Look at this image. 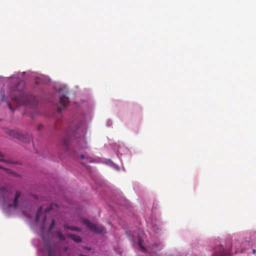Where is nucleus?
<instances>
[{
	"label": "nucleus",
	"instance_id": "obj_1",
	"mask_svg": "<svg viewBox=\"0 0 256 256\" xmlns=\"http://www.w3.org/2000/svg\"><path fill=\"white\" fill-rule=\"evenodd\" d=\"M0 192L3 196V200L6 204L9 207L13 206L14 208H16L18 207V199L21 195V192H20L17 191L16 192L14 198L12 203L10 202L9 199L10 192L8 190L4 187H1L0 188Z\"/></svg>",
	"mask_w": 256,
	"mask_h": 256
},
{
	"label": "nucleus",
	"instance_id": "obj_2",
	"mask_svg": "<svg viewBox=\"0 0 256 256\" xmlns=\"http://www.w3.org/2000/svg\"><path fill=\"white\" fill-rule=\"evenodd\" d=\"M84 224L92 231L98 234L106 233L105 228L100 225H96L88 220H84L83 221Z\"/></svg>",
	"mask_w": 256,
	"mask_h": 256
},
{
	"label": "nucleus",
	"instance_id": "obj_3",
	"mask_svg": "<svg viewBox=\"0 0 256 256\" xmlns=\"http://www.w3.org/2000/svg\"><path fill=\"white\" fill-rule=\"evenodd\" d=\"M12 99L16 100V102L20 104L24 105L30 104L34 99V98L32 96L22 94L20 98L12 96Z\"/></svg>",
	"mask_w": 256,
	"mask_h": 256
},
{
	"label": "nucleus",
	"instance_id": "obj_4",
	"mask_svg": "<svg viewBox=\"0 0 256 256\" xmlns=\"http://www.w3.org/2000/svg\"><path fill=\"white\" fill-rule=\"evenodd\" d=\"M6 132L10 136L16 138L24 142H28L30 140V138L29 136L24 135L14 130H8Z\"/></svg>",
	"mask_w": 256,
	"mask_h": 256
},
{
	"label": "nucleus",
	"instance_id": "obj_5",
	"mask_svg": "<svg viewBox=\"0 0 256 256\" xmlns=\"http://www.w3.org/2000/svg\"><path fill=\"white\" fill-rule=\"evenodd\" d=\"M69 102L68 97L65 95H62L60 98V106L58 107V112H60L64 108H65Z\"/></svg>",
	"mask_w": 256,
	"mask_h": 256
},
{
	"label": "nucleus",
	"instance_id": "obj_6",
	"mask_svg": "<svg viewBox=\"0 0 256 256\" xmlns=\"http://www.w3.org/2000/svg\"><path fill=\"white\" fill-rule=\"evenodd\" d=\"M222 250L218 254L219 256H228L230 254V249L222 248Z\"/></svg>",
	"mask_w": 256,
	"mask_h": 256
},
{
	"label": "nucleus",
	"instance_id": "obj_7",
	"mask_svg": "<svg viewBox=\"0 0 256 256\" xmlns=\"http://www.w3.org/2000/svg\"><path fill=\"white\" fill-rule=\"evenodd\" d=\"M68 236L70 238L74 241L76 242H82L81 238L78 236L74 234H69L68 235Z\"/></svg>",
	"mask_w": 256,
	"mask_h": 256
},
{
	"label": "nucleus",
	"instance_id": "obj_8",
	"mask_svg": "<svg viewBox=\"0 0 256 256\" xmlns=\"http://www.w3.org/2000/svg\"><path fill=\"white\" fill-rule=\"evenodd\" d=\"M64 228H65V229H68V230H70L72 231H76V232H80V229L79 228H78V227H76V226H68L67 224H64L63 226Z\"/></svg>",
	"mask_w": 256,
	"mask_h": 256
},
{
	"label": "nucleus",
	"instance_id": "obj_9",
	"mask_svg": "<svg viewBox=\"0 0 256 256\" xmlns=\"http://www.w3.org/2000/svg\"><path fill=\"white\" fill-rule=\"evenodd\" d=\"M42 207H40L37 211L36 215V222H38L40 220V216L42 214Z\"/></svg>",
	"mask_w": 256,
	"mask_h": 256
},
{
	"label": "nucleus",
	"instance_id": "obj_10",
	"mask_svg": "<svg viewBox=\"0 0 256 256\" xmlns=\"http://www.w3.org/2000/svg\"><path fill=\"white\" fill-rule=\"evenodd\" d=\"M57 205L55 204H51L49 208L45 209V213L48 212L50 210H51L52 209H54V207L57 208Z\"/></svg>",
	"mask_w": 256,
	"mask_h": 256
},
{
	"label": "nucleus",
	"instance_id": "obj_11",
	"mask_svg": "<svg viewBox=\"0 0 256 256\" xmlns=\"http://www.w3.org/2000/svg\"><path fill=\"white\" fill-rule=\"evenodd\" d=\"M80 157L82 159H86L87 162H92V158L88 156H86L84 154H82L80 155Z\"/></svg>",
	"mask_w": 256,
	"mask_h": 256
},
{
	"label": "nucleus",
	"instance_id": "obj_12",
	"mask_svg": "<svg viewBox=\"0 0 256 256\" xmlns=\"http://www.w3.org/2000/svg\"><path fill=\"white\" fill-rule=\"evenodd\" d=\"M56 236L58 237V238L60 240H65L64 236L60 232H56Z\"/></svg>",
	"mask_w": 256,
	"mask_h": 256
},
{
	"label": "nucleus",
	"instance_id": "obj_13",
	"mask_svg": "<svg viewBox=\"0 0 256 256\" xmlns=\"http://www.w3.org/2000/svg\"><path fill=\"white\" fill-rule=\"evenodd\" d=\"M69 140L67 138H65L62 142V144L66 148H67V146L68 144Z\"/></svg>",
	"mask_w": 256,
	"mask_h": 256
},
{
	"label": "nucleus",
	"instance_id": "obj_14",
	"mask_svg": "<svg viewBox=\"0 0 256 256\" xmlns=\"http://www.w3.org/2000/svg\"><path fill=\"white\" fill-rule=\"evenodd\" d=\"M54 224H55L54 220H52V221L51 224H50V230H52L53 228Z\"/></svg>",
	"mask_w": 256,
	"mask_h": 256
},
{
	"label": "nucleus",
	"instance_id": "obj_15",
	"mask_svg": "<svg viewBox=\"0 0 256 256\" xmlns=\"http://www.w3.org/2000/svg\"><path fill=\"white\" fill-rule=\"evenodd\" d=\"M48 256H54V252L52 250H50L48 252Z\"/></svg>",
	"mask_w": 256,
	"mask_h": 256
},
{
	"label": "nucleus",
	"instance_id": "obj_16",
	"mask_svg": "<svg viewBox=\"0 0 256 256\" xmlns=\"http://www.w3.org/2000/svg\"><path fill=\"white\" fill-rule=\"evenodd\" d=\"M138 244H139V246H140V248H142V250H146L145 248L142 245L140 241H139Z\"/></svg>",
	"mask_w": 256,
	"mask_h": 256
},
{
	"label": "nucleus",
	"instance_id": "obj_17",
	"mask_svg": "<svg viewBox=\"0 0 256 256\" xmlns=\"http://www.w3.org/2000/svg\"><path fill=\"white\" fill-rule=\"evenodd\" d=\"M8 107H9V108H10V110H13V109H12V106H10V103H8Z\"/></svg>",
	"mask_w": 256,
	"mask_h": 256
},
{
	"label": "nucleus",
	"instance_id": "obj_18",
	"mask_svg": "<svg viewBox=\"0 0 256 256\" xmlns=\"http://www.w3.org/2000/svg\"><path fill=\"white\" fill-rule=\"evenodd\" d=\"M4 154H2L0 152V158H4Z\"/></svg>",
	"mask_w": 256,
	"mask_h": 256
},
{
	"label": "nucleus",
	"instance_id": "obj_19",
	"mask_svg": "<svg viewBox=\"0 0 256 256\" xmlns=\"http://www.w3.org/2000/svg\"><path fill=\"white\" fill-rule=\"evenodd\" d=\"M256 250L254 249L252 250V254H256Z\"/></svg>",
	"mask_w": 256,
	"mask_h": 256
},
{
	"label": "nucleus",
	"instance_id": "obj_20",
	"mask_svg": "<svg viewBox=\"0 0 256 256\" xmlns=\"http://www.w3.org/2000/svg\"><path fill=\"white\" fill-rule=\"evenodd\" d=\"M82 141L83 142L86 143V140H84V138H82Z\"/></svg>",
	"mask_w": 256,
	"mask_h": 256
},
{
	"label": "nucleus",
	"instance_id": "obj_21",
	"mask_svg": "<svg viewBox=\"0 0 256 256\" xmlns=\"http://www.w3.org/2000/svg\"><path fill=\"white\" fill-rule=\"evenodd\" d=\"M46 220V216H45V217L44 218V220H43V222H44V223H45Z\"/></svg>",
	"mask_w": 256,
	"mask_h": 256
},
{
	"label": "nucleus",
	"instance_id": "obj_22",
	"mask_svg": "<svg viewBox=\"0 0 256 256\" xmlns=\"http://www.w3.org/2000/svg\"><path fill=\"white\" fill-rule=\"evenodd\" d=\"M87 147L86 146H82V148H86Z\"/></svg>",
	"mask_w": 256,
	"mask_h": 256
},
{
	"label": "nucleus",
	"instance_id": "obj_23",
	"mask_svg": "<svg viewBox=\"0 0 256 256\" xmlns=\"http://www.w3.org/2000/svg\"><path fill=\"white\" fill-rule=\"evenodd\" d=\"M78 156L76 155V156H74V158H75V159H77V158H78Z\"/></svg>",
	"mask_w": 256,
	"mask_h": 256
},
{
	"label": "nucleus",
	"instance_id": "obj_24",
	"mask_svg": "<svg viewBox=\"0 0 256 256\" xmlns=\"http://www.w3.org/2000/svg\"><path fill=\"white\" fill-rule=\"evenodd\" d=\"M42 126H38V129H39V130H40V129L41 128V127H42Z\"/></svg>",
	"mask_w": 256,
	"mask_h": 256
},
{
	"label": "nucleus",
	"instance_id": "obj_25",
	"mask_svg": "<svg viewBox=\"0 0 256 256\" xmlns=\"http://www.w3.org/2000/svg\"><path fill=\"white\" fill-rule=\"evenodd\" d=\"M0 161H1V162H4V160L3 159L0 158Z\"/></svg>",
	"mask_w": 256,
	"mask_h": 256
}]
</instances>
